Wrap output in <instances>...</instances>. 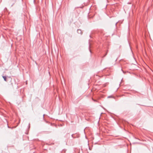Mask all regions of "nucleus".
I'll list each match as a JSON object with an SVG mask.
<instances>
[{"mask_svg": "<svg viewBox=\"0 0 153 153\" xmlns=\"http://www.w3.org/2000/svg\"><path fill=\"white\" fill-rule=\"evenodd\" d=\"M3 78L4 79V80L5 81H7V78L5 76H3Z\"/></svg>", "mask_w": 153, "mask_h": 153, "instance_id": "nucleus-1", "label": "nucleus"}]
</instances>
